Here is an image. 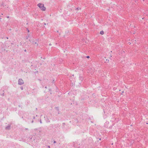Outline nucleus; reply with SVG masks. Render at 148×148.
Listing matches in <instances>:
<instances>
[{"mask_svg":"<svg viewBox=\"0 0 148 148\" xmlns=\"http://www.w3.org/2000/svg\"><path fill=\"white\" fill-rule=\"evenodd\" d=\"M21 89H22V90H23V88H22V87L21 88Z\"/></svg>","mask_w":148,"mask_h":148,"instance_id":"11","label":"nucleus"},{"mask_svg":"<svg viewBox=\"0 0 148 148\" xmlns=\"http://www.w3.org/2000/svg\"><path fill=\"white\" fill-rule=\"evenodd\" d=\"M89 56H87V58H89Z\"/></svg>","mask_w":148,"mask_h":148,"instance_id":"10","label":"nucleus"},{"mask_svg":"<svg viewBox=\"0 0 148 148\" xmlns=\"http://www.w3.org/2000/svg\"><path fill=\"white\" fill-rule=\"evenodd\" d=\"M48 148H50V146H48Z\"/></svg>","mask_w":148,"mask_h":148,"instance_id":"9","label":"nucleus"},{"mask_svg":"<svg viewBox=\"0 0 148 148\" xmlns=\"http://www.w3.org/2000/svg\"><path fill=\"white\" fill-rule=\"evenodd\" d=\"M103 60H104L105 62V63H108L109 62V60L108 59H106V57L104 58Z\"/></svg>","mask_w":148,"mask_h":148,"instance_id":"5","label":"nucleus"},{"mask_svg":"<svg viewBox=\"0 0 148 148\" xmlns=\"http://www.w3.org/2000/svg\"><path fill=\"white\" fill-rule=\"evenodd\" d=\"M54 143H56V142L55 141H54Z\"/></svg>","mask_w":148,"mask_h":148,"instance_id":"12","label":"nucleus"},{"mask_svg":"<svg viewBox=\"0 0 148 148\" xmlns=\"http://www.w3.org/2000/svg\"><path fill=\"white\" fill-rule=\"evenodd\" d=\"M49 45L51 46L52 45V44L51 43H50L49 44Z\"/></svg>","mask_w":148,"mask_h":148,"instance_id":"8","label":"nucleus"},{"mask_svg":"<svg viewBox=\"0 0 148 148\" xmlns=\"http://www.w3.org/2000/svg\"><path fill=\"white\" fill-rule=\"evenodd\" d=\"M24 83L23 80L21 79H19L18 81V84L20 85H21Z\"/></svg>","mask_w":148,"mask_h":148,"instance_id":"3","label":"nucleus"},{"mask_svg":"<svg viewBox=\"0 0 148 148\" xmlns=\"http://www.w3.org/2000/svg\"><path fill=\"white\" fill-rule=\"evenodd\" d=\"M38 6L42 11H45L46 10V8L44 6V5L43 4L39 3L38 4Z\"/></svg>","mask_w":148,"mask_h":148,"instance_id":"2","label":"nucleus"},{"mask_svg":"<svg viewBox=\"0 0 148 148\" xmlns=\"http://www.w3.org/2000/svg\"><path fill=\"white\" fill-rule=\"evenodd\" d=\"M32 43L33 45H35L36 46H38V42H35L34 41H33V42H32Z\"/></svg>","mask_w":148,"mask_h":148,"instance_id":"4","label":"nucleus"},{"mask_svg":"<svg viewBox=\"0 0 148 148\" xmlns=\"http://www.w3.org/2000/svg\"><path fill=\"white\" fill-rule=\"evenodd\" d=\"M44 25H46V23H45Z\"/></svg>","mask_w":148,"mask_h":148,"instance_id":"13","label":"nucleus"},{"mask_svg":"<svg viewBox=\"0 0 148 148\" xmlns=\"http://www.w3.org/2000/svg\"><path fill=\"white\" fill-rule=\"evenodd\" d=\"M111 57V54H110V56H109V58H110Z\"/></svg>","mask_w":148,"mask_h":148,"instance_id":"7","label":"nucleus"},{"mask_svg":"<svg viewBox=\"0 0 148 148\" xmlns=\"http://www.w3.org/2000/svg\"><path fill=\"white\" fill-rule=\"evenodd\" d=\"M71 79H76L77 81L78 82H82L83 78L77 72H75L71 77Z\"/></svg>","mask_w":148,"mask_h":148,"instance_id":"1","label":"nucleus"},{"mask_svg":"<svg viewBox=\"0 0 148 148\" xmlns=\"http://www.w3.org/2000/svg\"><path fill=\"white\" fill-rule=\"evenodd\" d=\"M100 34H101L103 35L104 34V32L103 31H101L100 32Z\"/></svg>","mask_w":148,"mask_h":148,"instance_id":"6","label":"nucleus"}]
</instances>
